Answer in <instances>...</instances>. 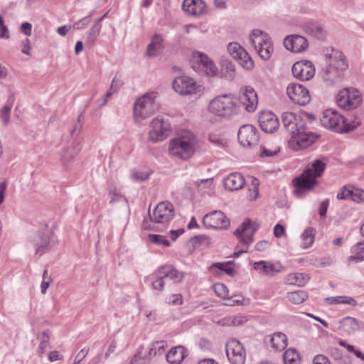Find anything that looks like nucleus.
I'll use <instances>...</instances> for the list:
<instances>
[{
    "instance_id": "9d476101",
    "label": "nucleus",
    "mask_w": 364,
    "mask_h": 364,
    "mask_svg": "<svg viewBox=\"0 0 364 364\" xmlns=\"http://www.w3.org/2000/svg\"><path fill=\"white\" fill-rule=\"evenodd\" d=\"M270 39L267 33L259 29H254L249 37L252 46L264 60H268L273 51Z\"/></svg>"
},
{
    "instance_id": "4468645a",
    "label": "nucleus",
    "mask_w": 364,
    "mask_h": 364,
    "mask_svg": "<svg viewBox=\"0 0 364 364\" xmlns=\"http://www.w3.org/2000/svg\"><path fill=\"white\" fill-rule=\"evenodd\" d=\"M287 94L294 103L299 105L304 106L311 101L309 90L299 83H290L287 87Z\"/></svg>"
},
{
    "instance_id": "c85d7f7f",
    "label": "nucleus",
    "mask_w": 364,
    "mask_h": 364,
    "mask_svg": "<svg viewBox=\"0 0 364 364\" xmlns=\"http://www.w3.org/2000/svg\"><path fill=\"white\" fill-rule=\"evenodd\" d=\"M258 122L261 129L266 132L273 133V112L271 111H262L259 112Z\"/></svg>"
},
{
    "instance_id": "2eb2a0df",
    "label": "nucleus",
    "mask_w": 364,
    "mask_h": 364,
    "mask_svg": "<svg viewBox=\"0 0 364 364\" xmlns=\"http://www.w3.org/2000/svg\"><path fill=\"white\" fill-rule=\"evenodd\" d=\"M172 86L173 90L181 95H191L196 94L200 89V86L191 77L188 76H181L175 78Z\"/></svg>"
},
{
    "instance_id": "6e6552de",
    "label": "nucleus",
    "mask_w": 364,
    "mask_h": 364,
    "mask_svg": "<svg viewBox=\"0 0 364 364\" xmlns=\"http://www.w3.org/2000/svg\"><path fill=\"white\" fill-rule=\"evenodd\" d=\"M174 215V208L170 202L159 203L154 208L153 213L149 215L150 220L153 223L152 228L157 231L164 230L173 218Z\"/></svg>"
},
{
    "instance_id": "412c9836",
    "label": "nucleus",
    "mask_w": 364,
    "mask_h": 364,
    "mask_svg": "<svg viewBox=\"0 0 364 364\" xmlns=\"http://www.w3.org/2000/svg\"><path fill=\"white\" fill-rule=\"evenodd\" d=\"M283 45L287 50L294 53H301L309 48V41L301 35H289L283 40Z\"/></svg>"
},
{
    "instance_id": "5701e85b",
    "label": "nucleus",
    "mask_w": 364,
    "mask_h": 364,
    "mask_svg": "<svg viewBox=\"0 0 364 364\" xmlns=\"http://www.w3.org/2000/svg\"><path fill=\"white\" fill-rule=\"evenodd\" d=\"M240 100L249 112H254L258 105L257 95L255 90L250 86H247L242 90Z\"/></svg>"
},
{
    "instance_id": "473e14b6",
    "label": "nucleus",
    "mask_w": 364,
    "mask_h": 364,
    "mask_svg": "<svg viewBox=\"0 0 364 364\" xmlns=\"http://www.w3.org/2000/svg\"><path fill=\"white\" fill-rule=\"evenodd\" d=\"M253 268L262 276L273 275V264L271 262L259 261L253 263Z\"/></svg>"
},
{
    "instance_id": "1a4fd4ad",
    "label": "nucleus",
    "mask_w": 364,
    "mask_h": 364,
    "mask_svg": "<svg viewBox=\"0 0 364 364\" xmlns=\"http://www.w3.org/2000/svg\"><path fill=\"white\" fill-rule=\"evenodd\" d=\"M171 132L169 118L166 115H158L150 123L149 139L156 143L164 140Z\"/></svg>"
},
{
    "instance_id": "7ed1b4c3",
    "label": "nucleus",
    "mask_w": 364,
    "mask_h": 364,
    "mask_svg": "<svg viewBox=\"0 0 364 364\" xmlns=\"http://www.w3.org/2000/svg\"><path fill=\"white\" fill-rule=\"evenodd\" d=\"M196 144V139L191 132H182L170 141L168 151L173 156L188 160L194 154Z\"/></svg>"
},
{
    "instance_id": "aec40b11",
    "label": "nucleus",
    "mask_w": 364,
    "mask_h": 364,
    "mask_svg": "<svg viewBox=\"0 0 364 364\" xmlns=\"http://www.w3.org/2000/svg\"><path fill=\"white\" fill-rule=\"evenodd\" d=\"M257 229L258 225L256 223H252L250 219H247L236 230L235 235L238 237L241 243L247 247L252 243L253 235Z\"/></svg>"
},
{
    "instance_id": "7c9ffc66",
    "label": "nucleus",
    "mask_w": 364,
    "mask_h": 364,
    "mask_svg": "<svg viewBox=\"0 0 364 364\" xmlns=\"http://www.w3.org/2000/svg\"><path fill=\"white\" fill-rule=\"evenodd\" d=\"M80 151V147L77 144H72L71 145L65 148L60 154V161L62 164L64 166H66L68 164H70L72 161V160L75 158V156L77 155Z\"/></svg>"
},
{
    "instance_id": "f704fd0d",
    "label": "nucleus",
    "mask_w": 364,
    "mask_h": 364,
    "mask_svg": "<svg viewBox=\"0 0 364 364\" xmlns=\"http://www.w3.org/2000/svg\"><path fill=\"white\" fill-rule=\"evenodd\" d=\"M287 298L293 304H300L307 299L308 294L303 290H299L288 293Z\"/></svg>"
},
{
    "instance_id": "4be33fe9",
    "label": "nucleus",
    "mask_w": 364,
    "mask_h": 364,
    "mask_svg": "<svg viewBox=\"0 0 364 364\" xmlns=\"http://www.w3.org/2000/svg\"><path fill=\"white\" fill-rule=\"evenodd\" d=\"M291 72L296 78L307 81L314 76L315 68L311 61L300 60L293 65Z\"/></svg>"
},
{
    "instance_id": "09e8293b",
    "label": "nucleus",
    "mask_w": 364,
    "mask_h": 364,
    "mask_svg": "<svg viewBox=\"0 0 364 364\" xmlns=\"http://www.w3.org/2000/svg\"><path fill=\"white\" fill-rule=\"evenodd\" d=\"M351 200L357 203L364 202V191L353 186Z\"/></svg>"
},
{
    "instance_id": "0e129e2a",
    "label": "nucleus",
    "mask_w": 364,
    "mask_h": 364,
    "mask_svg": "<svg viewBox=\"0 0 364 364\" xmlns=\"http://www.w3.org/2000/svg\"><path fill=\"white\" fill-rule=\"evenodd\" d=\"M286 235L285 228L280 224L274 225V237H281Z\"/></svg>"
},
{
    "instance_id": "4d7b16f0",
    "label": "nucleus",
    "mask_w": 364,
    "mask_h": 364,
    "mask_svg": "<svg viewBox=\"0 0 364 364\" xmlns=\"http://www.w3.org/2000/svg\"><path fill=\"white\" fill-rule=\"evenodd\" d=\"M168 303L172 305H181L183 303L182 296L180 294H171L168 298Z\"/></svg>"
},
{
    "instance_id": "20e7f679",
    "label": "nucleus",
    "mask_w": 364,
    "mask_h": 364,
    "mask_svg": "<svg viewBox=\"0 0 364 364\" xmlns=\"http://www.w3.org/2000/svg\"><path fill=\"white\" fill-rule=\"evenodd\" d=\"M320 122L325 128L338 133L351 132L360 124L359 120L348 122L347 119L333 109L324 110L320 117Z\"/></svg>"
},
{
    "instance_id": "e2e57ef3",
    "label": "nucleus",
    "mask_w": 364,
    "mask_h": 364,
    "mask_svg": "<svg viewBox=\"0 0 364 364\" xmlns=\"http://www.w3.org/2000/svg\"><path fill=\"white\" fill-rule=\"evenodd\" d=\"M212 183L213 178L204 179L197 182V187L199 190H203L210 188Z\"/></svg>"
},
{
    "instance_id": "69168bd1",
    "label": "nucleus",
    "mask_w": 364,
    "mask_h": 364,
    "mask_svg": "<svg viewBox=\"0 0 364 364\" xmlns=\"http://www.w3.org/2000/svg\"><path fill=\"white\" fill-rule=\"evenodd\" d=\"M328 200H327V199L322 201V203L320 204L318 211H319V215H320L321 218L326 217V212L328 210Z\"/></svg>"
},
{
    "instance_id": "a878e982",
    "label": "nucleus",
    "mask_w": 364,
    "mask_h": 364,
    "mask_svg": "<svg viewBox=\"0 0 364 364\" xmlns=\"http://www.w3.org/2000/svg\"><path fill=\"white\" fill-rule=\"evenodd\" d=\"M245 180L242 175L238 173H230L224 180L225 188L230 191H237L245 185Z\"/></svg>"
},
{
    "instance_id": "f03ea898",
    "label": "nucleus",
    "mask_w": 364,
    "mask_h": 364,
    "mask_svg": "<svg viewBox=\"0 0 364 364\" xmlns=\"http://www.w3.org/2000/svg\"><path fill=\"white\" fill-rule=\"evenodd\" d=\"M326 168V163L322 159H316L309 164L302 174L294 179V193L301 196L311 191L316 184V178L320 177Z\"/></svg>"
},
{
    "instance_id": "423d86ee",
    "label": "nucleus",
    "mask_w": 364,
    "mask_h": 364,
    "mask_svg": "<svg viewBox=\"0 0 364 364\" xmlns=\"http://www.w3.org/2000/svg\"><path fill=\"white\" fill-rule=\"evenodd\" d=\"M326 66L322 72L323 80L332 83L338 82L343 75V71L348 67L343 54L338 50H332L331 53L326 56Z\"/></svg>"
},
{
    "instance_id": "13d9d810",
    "label": "nucleus",
    "mask_w": 364,
    "mask_h": 364,
    "mask_svg": "<svg viewBox=\"0 0 364 364\" xmlns=\"http://www.w3.org/2000/svg\"><path fill=\"white\" fill-rule=\"evenodd\" d=\"M164 341H157L152 345V347L149 350V354L150 356L155 355L157 350L160 351L161 350H164Z\"/></svg>"
},
{
    "instance_id": "58836bf2",
    "label": "nucleus",
    "mask_w": 364,
    "mask_h": 364,
    "mask_svg": "<svg viewBox=\"0 0 364 364\" xmlns=\"http://www.w3.org/2000/svg\"><path fill=\"white\" fill-rule=\"evenodd\" d=\"M37 339L40 341V344L37 349V353L40 357H42L48 346L50 336L47 332L43 331L38 335Z\"/></svg>"
},
{
    "instance_id": "8fccbe9b",
    "label": "nucleus",
    "mask_w": 364,
    "mask_h": 364,
    "mask_svg": "<svg viewBox=\"0 0 364 364\" xmlns=\"http://www.w3.org/2000/svg\"><path fill=\"white\" fill-rule=\"evenodd\" d=\"M92 16V13H91L87 16H85L79 21H76L73 26V28L76 30L84 28L90 22Z\"/></svg>"
},
{
    "instance_id": "774afa93",
    "label": "nucleus",
    "mask_w": 364,
    "mask_h": 364,
    "mask_svg": "<svg viewBox=\"0 0 364 364\" xmlns=\"http://www.w3.org/2000/svg\"><path fill=\"white\" fill-rule=\"evenodd\" d=\"M21 31L27 36L31 35L32 25L28 22H24L21 26Z\"/></svg>"
},
{
    "instance_id": "864d4df0",
    "label": "nucleus",
    "mask_w": 364,
    "mask_h": 364,
    "mask_svg": "<svg viewBox=\"0 0 364 364\" xmlns=\"http://www.w3.org/2000/svg\"><path fill=\"white\" fill-rule=\"evenodd\" d=\"M11 109V105H5L0 110V117L4 124H7L9 121V115Z\"/></svg>"
},
{
    "instance_id": "680f3d73",
    "label": "nucleus",
    "mask_w": 364,
    "mask_h": 364,
    "mask_svg": "<svg viewBox=\"0 0 364 364\" xmlns=\"http://www.w3.org/2000/svg\"><path fill=\"white\" fill-rule=\"evenodd\" d=\"M312 363L313 364H331L328 358L322 354L314 356Z\"/></svg>"
},
{
    "instance_id": "a18cd8bd",
    "label": "nucleus",
    "mask_w": 364,
    "mask_h": 364,
    "mask_svg": "<svg viewBox=\"0 0 364 364\" xmlns=\"http://www.w3.org/2000/svg\"><path fill=\"white\" fill-rule=\"evenodd\" d=\"M353 191L352 186H345L337 194V198L338 200L351 199Z\"/></svg>"
},
{
    "instance_id": "c03bdc74",
    "label": "nucleus",
    "mask_w": 364,
    "mask_h": 364,
    "mask_svg": "<svg viewBox=\"0 0 364 364\" xmlns=\"http://www.w3.org/2000/svg\"><path fill=\"white\" fill-rule=\"evenodd\" d=\"M243 319L240 316H230L223 318L220 323L225 326H238L242 323Z\"/></svg>"
},
{
    "instance_id": "f3484780",
    "label": "nucleus",
    "mask_w": 364,
    "mask_h": 364,
    "mask_svg": "<svg viewBox=\"0 0 364 364\" xmlns=\"http://www.w3.org/2000/svg\"><path fill=\"white\" fill-rule=\"evenodd\" d=\"M193 59L192 67L194 70H201L208 76H215L217 74L216 65L206 55L196 51L193 53Z\"/></svg>"
},
{
    "instance_id": "a211bd4d",
    "label": "nucleus",
    "mask_w": 364,
    "mask_h": 364,
    "mask_svg": "<svg viewBox=\"0 0 364 364\" xmlns=\"http://www.w3.org/2000/svg\"><path fill=\"white\" fill-rule=\"evenodd\" d=\"M52 231L47 227L30 237V242L36 249V253L41 255L50 248Z\"/></svg>"
},
{
    "instance_id": "3c124183",
    "label": "nucleus",
    "mask_w": 364,
    "mask_h": 364,
    "mask_svg": "<svg viewBox=\"0 0 364 364\" xmlns=\"http://www.w3.org/2000/svg\"><path fill=\"white\" fill-rule=\"evenodd\" d=\"M208 237L204 235H196L191 238L190 242L195 247H198L203 243H208Z\"/></svg>"
},
{
    "instance_id": "49530a36",
    "label": "nucleus",
    "mask_w": 364,
    "mask_h": 364,
    "mask_svg": "<svg viewBox=\"0 0 364 364\" xmlns=\"http://www.w3.org/2000/svg\"><path fill=\"white\" fill-rule=\"evenodd\" d=\"M211 267L213 268H218L220 270L225 272L230 276H234L235 274V269L229 265V262L226 264L219 262L213 263Z\"/></svg>"
},
{
    "instance_id": "c9c22d12",
    "label": "nucleus",
    "mask_w": 364,
    "mask_h": 364,
    "mask_svg": "<svg viewBox=\"0 0 364 364\" xmlns=\"http://www.w3.org/2000/svg\"><path fill=\"white\" fill-rule=\"evenodd\" d=\"M315 233L316 230L313 228L309 227L304 230L301 235V246L303 248H308L313 244L315 238Z\"/></svg>"
},
{
    "instance_id": "4c0bfd02",
    "label": "nucleus",
    "mask_w": 364,
    "mask_h": 364,
    "mask_svg": "<svg viewBox=\"0 0 364 364\" xmlns=\"http://www.w3.org/2000/svg\"><path fill=\"white\" fill-rule=\"evenodd\" d=\"M102 28V24L94 23L92 27L89 29L86 36V43L92 46L96 41Z\"/></svg>"
},
{
    "instance_id": "72a5a7b5",
    "label": "nucleus",
    "mask_w": 364,
    "mask_h": 364,
    "mask_svg": "<svg viewBox=\"0 0 364 364\" xmlns=\"http://www.w3.org/2000/svg\"><path fill=\"white\" fill-rule=\"evenodd\" d=\"M353 255L348 257L349 262H360L364 260V242L357 243L352 247Z\"/></svg>"
},
{
    "instance_id": "2f4dec72",
    "label": "nucleus",
    "mask_w": 364,
    "mask_h": 364,
    "mask_svg": "<svg viewBox=\"0 0 364 364\" xmlns=\"http://www.w3.org/2000/svg\"><path fill=\"white\" fill-rule=\"evenodd\" d=\"M310 277L307 274L296 272L289 274L286 277L287 283L291 285L304 287L309 281Z\"/></svg>"
},
{
    "instance_id": "393cba45",
    "label": "nucleus",
    "mask_w": 364,
    "mask_h": 364,
    "mask_svg": "<svg viewBox=\"0 0 364 364\" xmlns=\"http://www.w3.org/2000/svg\"><path fill=\"white\" fill-rule=\"evenodd\" d=\"M159 272L162 273L164 277L169 278L176 284L181 283L185 277L184 272L178 271L172 265L166 264L160 267Z\"/></svg>"
},
{
    "instance_id": "f8f14e48",
    "label": "nucleus",
    "mask_w": 364,
    "mask_h": 364,
    "mask_svg": "<svg viewBox=\"0 0 364 364\" xmlns=\"http://www.w3.org/2000/svg\"><path fill=\"white\" fill-rule=\"evenodd\" d=\"M229 54L236 60L245 70H250L254 67V63L249 53L235 42L230 43L228 46Z\"/></svg>"
},
{
    "instance_id": "dca6fc26",
    "label": "nucleus",
    "mask_w": 364,
    "mask_h": 364,
    "mask_svg": "<svg viewBox=\"0 0 364 364\" xmlns=\"http://www.w3.org/2000/svg\"><path fill=\"white\" fill-rule=\"evenodd\" d=\"M226 355L231 364H244L245 351L242 343L237 339H230L225 346Z\"/></svg>"
},
{
    "instance_id": "338daca9",
    "label": "nucleus",
    "mask_w": 364,
    "mask_h": 364,
    "mask_svg": "<svg viewBox=\"0 0 364 364\" xmlns=\"http://www.w3.org/2000/svg\"><path fill=\"white\" fill-rule=\"evenodd\" d=\"M109 195L111 196L110 203L117 202L123 198V196L117 193L116 189L109 190Z\"/></svg>"
},
{
    "instance_id": "de8ad7c7",
    "label": "nucleus",
    "mask_w": 364,
    "mask_h": 364,
    "mask_svg": "<svg viewBox=\"0 0 364 364\" xmlns=\"http://www.w3.org/2000/svg\"><path fill=\"white\" fill-rule=\"evenodd\" d=\"M149 238L150 241L156 245H164L165 247L170 246V242L168 240L165 239L164 236L160 235L149 234Z\"/></svg>"
},
{
    "instance_id": "052dcab7",
    "label": "nucleus",
    "mask_w": 364,
    "mask_h": 364,
    "mask_svg": "<svg viewBox=\"0 0 364 364\" xmlns=\"http://www.w3.org/2000/svg\"><path fill=\"white\" fill-rule=\"evenodd\" d=\"M89 348H83L75 356L73 364H79L88 354Z\"/></svg>"
},
{
    "instance_id": "c756f323",
    "label": "nucleus",
    "mask_w": 364,
    "mask_h": 364,
    "mask_svg": "<svg viewBox=\"0 0 364 364\" xmlns=\"http://www.w3.org/2000/svg\"><path fill=\"white\" fill-rule=\"evenodd\" d=\"M339 323L340 328L348 334L359 331L362 326V322L351 316L343 318Z\"/></svg>"
},
{
    "instance_id": "9b49d317",
    "label": "nucleus",
    "mask_w": 364,
    "mask_h": 364,
    "mask_svg": "<svg viewBox=\"0 0 364 364\" xmlns=\"http://www.w3.org/2000/svg\"><path fill=\"white\" fill-rule=\"evenodd\" d=\"M360 92L354 88H345L339 91L336 96V103L343 109L350 110L356 108L361 102Z\"/></svg>"
},
{
    "instance_id": "6ab92c4d",
    "label": "nucleus",
    "mask_w": 364,
    "mask_h": 364,
    "mask_svg": "<svg viewBox=\"0 0 364 364\" xmlns=\"http://www.w3.org/2000/svg\"><path fill=\"white\" fill-rule=\"evenodd\" d=\"M203 223L206 228L213 229H227L230 226L228 218L220 210L206 214L203 218Z\"/></svg>"
},
{
    "instance_id": "e433bc0d",
    "label": "nucleus",
    "mask_w": 364,
    "mask_h": 364,
    "mask_svg": "<svg viewBox=\"0 0 364 364\" xmlns=\"http://www.w3.org/2000/svg\"><path fill=\"white\" fill-rule=\"evenodd\" d=\"M326 300L330 304H348L352 306H355L358 304V302L355 299L347 296H337L328 297L326 299Z\"/></svg>"
},
{
    "instance_id": "37998d69",
    "label": "nucleus",
    "mask_w": 364,
    "mask_h": 364,
    "mask_svg": "<svg viewBox=\"0 0 364 364\" xmlns=\"http://www.w3.org/2000/svg\"><path fill=\"white\" fill-rule=\"evenodd\" d=\"M161 41V38L158 36H156L152 38L151 43H149L147 47L146 54L149 57H152V56L155 55V53H154V51L155 49H156V48L160 47Z\"/></svg>"
},
{
    "instance_id": "bf43d9fd",
    "label": "nucleus",
    "mask_w": 364,
    "mask_h": 364,
    "mask_svg": "<svg viewBox=\"0 0 364 364\" xmlns=\"http://www.w3.org/2000/svg\"><path fill=\"white\" fill-rule=\"evenodd\" d=\"M9 30L7 27L4 25V21L2 16L0 15V38H9Z\"/></svg>"
},
{
    "instance_id": "f257e3e1",
    "label": "nucleus",
    "mask_w": 364,
    "mask_h": 364,
    "mask_svg": "<svg viewBox=\"0 0 364 364\" xmlns=\"http://www.w3.org/2000/svg\"><path fill=\"white\" fill-rule=\"evenodd\" d=\"M315 119L314 114L306 112H301L297 114L290 112L282 114V121L284 127L291 134V139L289 141V146L291 149H304L314 141V136L309 129V125Z\"/></svg>"
},
{
    "instance_id": "ea45409f",
    "label": "nucleus",
    "mask_w": 364,
    "mask_h": 364,
    "mask_svg": "<svg viewBox=\"0 0 364 364\" xmlns=\"http://www.w3.org/2000/svg\"><path fill=\"white\" fill-rule=\"evenodd\" d=\"M283 360L285 364H300L299 355L292 348H289L284 352Z\"/></svg>"
},
{
    "instance_id": "ddd939ff",
    "label": "nucleus",
    "mask_w": 364,
    "mask_h": 364,
    "mask_svg": "<svg viewBox=\"0 0 364 364\" xmlns=\"http://www.w3.org/2000/svg\"><path fill=\"white\" fill-rule=\"evenodd\" d=\"M239 143L244 147L252 148L259 143V134L257 128L251 124L240 127L237 133Z\"/></svg>"
},
{
    "instance_id": "a19ab883",
    "label": "nucleus",
    "mask_w": 364,
    "mask_h": 364,
    "mask_svg": "<svg viewBox=\"0 0 364 364\" xmlns=\"http://www.w3.org/2000/svg\"><path fill=\"white\" fill-rule=\"evenodd\" d=\"M288 345L287 336L281 332L274 333V349L282 351Z\"/></svg>"
},
{
    "instance_id": "603ef678",
    "label": "nucleus",
    "mask_w": 364,
    "mask_h": 364,
    "mask_svg": "<svg viewBox=\"0 0 364 364\" xmlns=\"http://www.w3.org/2000/svg\"><path fill=\"white\" fill-rule=\"evenodd\" d=\"M215 293L218 296L225 298L228 295V290L227 287L221 283L216 284L213 286Z\"/></svg>"
},
{
    "instance_id": "bb28decb",
    "label": "nucleus",
    "mask_w": 364,
    "mask_h": 364,
    "mask_svg": "<svg viewBox=\"0 0 364 364\" xmlns=\"http://www.w3.org/2000/svg\"><path fill=\"white\" fill-rule=\"evenodd\" d=\"M303 28L306 33L311 35L313 37L323 40L326 38V31L322 24L316 21H307Z\"/></svg>"
},
{
    "instance_id": "cd10ccee",
    "label": "nucleus",
    "mask_w": 364,
    "mask_h": 364,
    "mask_svg": "<svg viewBox=\"0 0 364 364\" xmlns=\"http://www.w3.org/2000/svg\"><path fill=\"white\" fill-rule=\"evenodd\" d=\"M186 356L187 350L182 346L172 348L166 355L167 362L171 364H180Z\"/></svg>"
},
{
    "instance_id": "79ce46f5",
    "label": "nucleus",
    "mask_w": 364,
    "mask_h": 364,
    "mask_svg": "<svg viewBox=\"0 0 364 364\" xmlns=\"http://www.w3.org/2000/svg\"><path fill=\"white\" fill-rule=\"evenodd\" d=\"M153 276L155 277V278L151 282L152 289L154 290L162 291L164 289V279L166 277L163 276L162 273L159 272V269L154 272Z\"/></svg>"
},
{
    "instance_id": "39448f33",
    "label": "nucleus",
    "mask_w": 364,
    "mask_h": 364,
    "mask_svg": "<svg viewBox=\"0 0 364 364\" xmlns=\"http://www.w3.org/2000/svg\"><path fill=\"white\" fill-rule=\"evenodd\" d=\"M158 97L157 92L151 91L136 99L133 107V117L135 122L140 123L148 119L159 109Z\"/></svg>"
},
{
    "instance_id": "5fc2aeb1",
    "label": "nucleus",
    "mask_w": 364,
    "mask_h": 364,
    "mask_svg": "<svg viewBox=\"0 0 364 364\" xmlns=\"http://www.w3.org/2000/svg\"><path fill=\"white\" fill-rule=\"evenodd\" d=\"M52 282L50 277L48 276V270L45 269L43 274V281L41 282V289L42 294H46L47 289L50 286V283Z\"/></svg>"
},
{
    "instance_id": "0eeeda50",
    "label": "nucleus",
    "mask_w": 364,
    "mask_h": 364,
    "mask_svg": "<svg viewBox=\"0 0 364 364\" xmlns=\"http://www.w3.org/2000/svg\"><path fill=\"white\" fill-rule=\"evenodd\" d=\"M209 111L219 117L229 118L239 112L237 100L230 95H223L213 99L209 104Z\"/></svg>"
},
{
    "instance_id": "b1692460",
    "label": "nucleus",
    "mask_w": 364,
    "mask_h": 364,
    "mask_svg": "<svg viewBox=\"0 0 364 364\" xmlns=\"http://www.w3.org/2000/svg\"><path fill=\"white\" fill-rule=\"evenodd\" d=\"M183 11L189 15L198 16L206 11V4L203 0H183Z\"/></svg>"
},
{
    "instance_id": "6e6d98bb",
    "label": "nucleus",
    "mask_w": 364,
    "mask_h": 364,
    "mask_svg": "<svg viewBox=\"0 0 364 364\" xmlns=\"http://www.w3.org/2000/svg\"><path fill=\"white\" fill-rule=\"evenodd\" d=\"M149 176V173L146 171H134L132 173V178L136 181H144Z\"/></svg>"
}]
</instances>
